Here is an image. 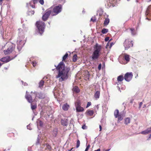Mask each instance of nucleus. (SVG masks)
Instances as JSON below:
<instances>
[{
    "label": "nucleus",
    "instance_id": "obj_1",
    "mask_svg": "<svg viewBox=\"0 0 151 151\" xmlns=\"http://www.w3.org/2000/svg\"><path fill=\"white\" fill-rule=\"evenodd\" d=\"M55 66L58 71V75L56 76V78H59V81L62 82L67 80L68 77V73L70 70V68L65 66L63 61L60 62L57 66Z\"/></svg>",
    "mask_w": 151,
    "mask_h": 151
},
{
    "label": "nucleus",
    "instance_id": "obj_2",
    "mask_svg": "<svg viewBox=\"0 0 151 151\" xmlns=\"http://www.w3.org/2000/svg\"><path fill=\"white\" fill-rule=\"evenodd\" d=\"M19 37L17 39V48L18 50L20 51L25 44L26 38L25 37L24 35H22V33L20 32L22 31V29H19Z\"/></svg>",
    "mask_w": 151,
    "mask_h": 151
},
{
    "label": "nucleus",
    "instance_id": "obj_3",
    "mask_svg": "<svg viewBox=\"0 0 151 151\" xmlns=\"http://www.w3.org/2000/svg\"><path fill=\"white\" fill-rule=\"evenodd\" d=\"M36 26L39 33L41 35L43 33L45 28V23L44 22L41 21H37L36 23Z\"/></svg>",
    "mask_w": 151,
    "mask_h": 151
},
{
    "label": "nucleus",
    "instance_id": "obj_4",
    "mask_svg": "<svg viewBox=\"0 0 151 151\" xmlns=\"http://www.w3.org/2000/svg\"><path fill=\"white\" fill-rule=\"evenodd\" d=\"M52 9L51 11L52 15L55 16L60 12L62 10V6L59 5L58 6H55L53 8L51 7Z\"/></svg>",
    "mask_w": 151,
    "mask_h": 151
},
{
    "label": "nucleus",
    "instance_id": "obj_5",
    "mask_svg": "<svg viewBox=\"0 0 151 151\" xmlns=\"http://www.w3.org/2000/svg\"><path fill=\"white\" fill-rule=\"evenodd\" d=\"M8 45L9 47L7 49L4 51V52L5 55H7L11 53L14 50L15 48V45L10 42L6 43Z\"/></svg>",
    "mask_w": 151,
    "mask_h": 151
},
{
    "label": "nucleus",
    "instance_id": "obj_6",
    "mask_svg": "<svg viewBox=\"0 0 151 151\" xmlns=\"http://www.w3.org/2000/svg\"><path fill=\"white\" fill-rule=\"evenodd\" d=\"M27 93V91L25 97L29 103H31L32 102V99L36 96V93L31 92V95H28Z\"/></svg>",
    "mask_w": 151,
    "mask_h": 151
},
{
    "label": "nucleus",
    "instance_id": "obj_7",
    "mask_svg": "<svg viewBox=\"0 0 151 151\" xmlns=\"http://www.w3.org/2000/svg\"><path fill=\"white\" fill-rule=\"evenodd\" d=\"M132 41L129 40H126L124 42V46L125 50H127L129 47L133 46Z\"/></svg>",
    "mask_w": 151,
    "mask_h": 151
},
{
    "label": "nucleus",
    "instance_id": "obj_8",
    "mask_svg": "<svg viewBox=\"0 0 151 151\" xmlns=\"http://www.w3.org/2000/svg\"><path fill=\"white\" fill-rule=\"evenodd\" d=\"M52 9L50 8L46 10L45 13L42 17V19L43 21H46L48 18L50 14H51L52 15Z\"/></svg>",
    "mask_w": 151,
    "mask_h": 151
},
{
    "label": "nucleus",
    "instance_id": "obj_9",
    "mask_svg": "<svg viewBox=\"0 0 151 151\" xmlns=\"http://www.w3.org/2000/svg\"><path fill=\"white\" fill-rule=\"evenodd\" d=\"M133 74L132 72H127L125 75L124 79L127 81H130L132 79Z\"/></svg>",
    "mask_w": 151,
    "mask_h": 151
},
{
    "label": "nucleus",
    "instance_id": "obj_10",
    "mask_svg": "<svg viewBox=\"0 0 151 151\" xmlns=\"http://www.w3.org/2000/svg\"><path fill=\"white\" fill-rule=\"evenodd\" d=\"M94 51L100 53L101 49V46L96 43L94 46Z\"/></svg>",
    "mask_w": 151,
    "mask_h": 151
},
{
    "label": "nucleus",
    "instance_id": "obj_11",
    "mask_svg": "<svg viewBox=\"0 0 151 151\" xmlns=\"http://www.w3.org/2000/svg\"><path fill=\"white\" fill-rule=\"evenodd\" d=\"M100 56V53L93 51L92 55V60H95L97 59Z\"/></svg>",
    "mask_w": 151,
    "mask_h": 151
},
{
    "label": "nucleus",
    "instance_id": "obj_12",
    "mask_svg": "<svg viewBox=\"0 0 151 151\" xmlns=\"http://www.w3.org/2000/svg\"><path fill=\"white\" fill-rule=\"evenodd\" d=\"M76 108L77 111L81 112L84 110V109L83 107H81L78 104H76Z\"/></svg>",
    "mask_w": 151,
    "mask_h": 151
},
{
    "label": "nucleus",
    "instance_id": "obj_13",
    "mask_svg": "<svg viewBox=\"0 0 151 151\" xmlns=\"http://www.w3.org/2000/svg\"><path fill=\"white\" fill-rule=\"evenodd\" d=\"M11 59H10V57L9 56H6L4 58H1L0 59V60L1 61L3 62L4 63H7L10 60H11Z\"/></svg>",
    "mask_w": 151,
    "mask_h": 151
},
{
    "label": "nucleus",
    "instance_id": "obj_14",
    "mask_svg": "<svg viewBox=\"0 0 151 151\" xmlns=\"http://www.w3.org/2000/svg\"><path fill=\"white\" fill-rule=\"evenodd\" d=\"M151 132V127L148 128L146 130L141 132L140 133L143 134H146Z\"/></svg>",
    "mask_w": 151,
    "mask_h": 151
},
{
    "label": "nucleus",
    "instance_id": "obj_15",
    "mask_svg": "<svg viewBox=\"0 0 151 151\" xmlns=\"http://www.w3.org/2000/svg\"><path fill=\"white\" fill-rule=\"evenodd\" d=\"M39 0H32L29 3V5L32 8H35V6L33 4H35L37 3Z\"/></svg>",
    "mask_w": 151,
    "mask_h": 151
},
{
    "label": "nucleus",
    "instance_id": "obj_16",
    "mask_svg": "<svg viewBox=\"0 0 151 151\" xmlns=\"http://www.w3.org/2000/svg\"><path fill=\"white\" fill-rule=\"evenodd\" d=\"M145 15L151 16V6H149L147 8L145 13Z\"/></svg>",
    "mask_w": 151,
    "mask_h": 151
},
{
    "label": "nucleus",
    "instance_id": "obj_17",
    "mask_svg": "<svg viewBox=\"0 0 151 151\" xmlns=\"http://www.w3.org/2000/svg\"><path fill=\"white\" fill-rule=\"evenodd\" d=\"M62 124L64 126H67L68 125V122L67 119H62L61 121Z\"/></svg>",
    "mask_w": 151,
    "mask_h": 151
},
{
    "label": "nucleus",
    "instance_id": "obj_18",
    "mask_svg": "<svg viewBox=\"0 0 151 151\" xmlns=\"http://www.w3.org/2000/svg\"><path fill=\"white\" fill-rule=\"evenodd\" d=\"M100 95V92L99 91H97L94 94V96L96 99H98L99 98Z\"/></svg>",
    "mask_w": 151,
    "mask_h": 151
},
{
    "label": "nucleus",
    "instance_id": "obj_19",
    "mask_svg": "<svg viewBox=\"0 0 151 151\" xmlns=\"http://www.w3.org/2000/svg\"><path fill=\"white\" fill-rule=\"evenodd\" d=\"M69 107V106L67 104H65L63 105L62 109L66 111L68 109Z\"/></svg>",
    "mask_w": 151,
    "mask_h": 151
},
{
    "label": "nucleus",
    "instance_id": "obj_20",
    "mask_svg": "<svg viewBox=\"0 0 151 151\" xmlns=\"http://www.w3.org/2000/svg\"><path fill=\"white\" fill-rule=\"evenodd\" d=\"M130 119L129 117H127L124 119V123L126 125H128L130 123Z\"/></svg>",
    "mask_w": 151,
    "mask_h": 151
},
{
    "label": "nucleus",
    "instance_id": "obj_21",
    "mask_svg": "<svg viewBox=\"0 0 151 151\" xmlns=\"http://www.w3.org/2000/svg\"><path fill=\"white\" fill-rule=\"evenodd\" d=\"M58 88L57 87H55L54 88L53 93H54V96L55 97L56 96H57V95L58 94Z\"/></svg>",
    "mask_w": 151,
    "mask_h": 151
},
{
    "label": "nucleus",
    "instance_id": "obj_22",
    "mask_svg": "<svg viewBox=\"0 0 151 151\" xmlns=\"http://www.w3.org/2000/svg\"><path fill=\"white\" fill-rule=\"evenodd\" d=\"M111 40V39L109 40V42L107 43V44L106 45V48H107L108 47V46L110 44L109 48H110L114 44V43L113 42L109 43V42Z\"/></svg>",
    "mask_w": 151,
    "mask_h": 151
},
{
    "label": "nucleus",
    "instance_id": "obj_23",
    "mask_svg": "<svg viewBox=\"0 0 151 151\" xmlns=\"http://www.w3.org/2000/svg\"><path fill=\"white\" fill-rule=\"evenodd\" d=\"M124 58L125 60L127 61L126 63L129 61V56L127 54H125L124 55Z\"/></svg>",
    "mask_w": 151,
    "mask_h": 151
},
{
    "label": "nucleus",
    "instance_id": "obj_24",
    "mask_svg": "<svg viewBox=\"0 0 151 151\" xmlns=\"http://www.w3.org/2000/svg\"><path fill=\"white\" fill-rule=\"evenodd\" d=\"M73 91L76 93H78L80 91V90L78 86H75L73 88Z\"/></svg>",
    "mask_w": 151,
    "mask_h": 151
},
{
    "label": "nucleus",
    "instance_id": "obj_25",
    "mask_svg": "<svg viewBox=\"0 0 151 151\" xmlns=\"http://www.w3.org/2000/svg\"><path fill=\"white\" fill-rule=\"evenodd\" d=\"M120 114L119 110L117 109L115 110L114 112V116L116 118H117Z\"/></svg>",
    "mask_w": 151,
    "mask_h": 151
},
{
    "label": "nucleus",
    "instance_id": "obj_26",
    "mask_svg": "<svg viewBox=\"0 0 151 151\" xmlns=\"http://www.w3.org/2000/svg\"><path fill=\"white\" fill-rule=\"evenodd\" d=\"M130 30L131 31V34L132 35H134L136 34V32L134 29L130 28Z\"/></svg>",
    "mask_w": 151,
    "mask_h": 151
},
{
    "label": "nucleus",
    "instance_id": "obj_27",
    "mask_svg": "<svg viewBox=\"0 0 151 151\" xmlns=\"http://www.w3.org/2000/svg\"><path fill=\"white\" fill-rule=\"evenodd\" d=\"M37 127L38 128L39 126L42 127L43 125L42 122L39 120H38L37 121Z\"/></svg>",
    "mask_w": 151,
    "mask_h": 151
},
{
    "label": "nucleus",
    "instance_id": "obj_28",
    "mask_svg": "<svg viewBox=\"0 0 151 151\" xmlns=\"http://www.w3.org/2000/svg\"><path fill=\"white\" fill-rule=\"evenodd\" d=\"M44 84V81L42 80H41L39 83V87L42 89L43 87Z\"/></svg>",
    "mask_w": 151,
    "mask_h": 151
},
{
    "label": "nucleus",
    "instance_id": "obj_29",
    "mask_svg": "<svg viewBox=\"0 0 151 151\" xmlns=\"http://www.w3.org/2000/svg\"><path fill=\"white\" fill-rule=\"evenodd\" d=\"M117 118H118V120L119 121H121L123 119V115L121 113H120Z\"/></svg>",
    "mask_w": 151,
    "mask_h": 151
},
{
    "label": "nucleus",
    "instance_id": "obj_30",
    "mask_svg": "<svg viewBox=\"0 0 151 151\" xmlns=\"http://www.w3.org/2000/svg\"><path fill=\"white\" fill-rule=\"evenodd\" d=\"M124 79V78L123 76L121 75L118 77L117 80L118 81H122Z\"/></svg>",
    "mask_w": 151,
    "mask_h": 151
},
{
    "label": "nucleus",
    "instance_id": "obj_31",
    "mask_svg": "<svg viewBox=\"0 0 151 151\" xmlns=\"http://www.w3.org/2000/svg\"><path fill=\"white\" fill-rule=\"evenodd\" d=\"M87 114L89 116H92L93 114V111L92 110H88L87 111Z\"/></svg>",
    "mask_w": 151,
    "mask_h": 151
},
{
    "label": "nucleus",
    "instance_id": "obj_32",
    "mask_svg": "<svg viewBox=\"0 0 151 151\" xmlns=\"http://www.w3.org/2000/svg\"><path fill=\"white\" fill-rule=\"evenodd\" d=\"M109 22V18H107L105 19L104 23V24L105 25H107L108 24Z\"/></svg>",
    "mask_w": 151,
    "mask_h": 151
},
{
    "label": "nucleus",
    "instance_id": "obj_33",
    "mask_svg": "<svg viewBox=\"0 0 151 151\" xmlns=\"http://www.w3.org/2000/svg\"><path fill=\"white\" fill-rule=\"evenodd\" d=\"M77 56L76 55H74L73 57V61L74 62H75L77 60Z\"/></svg>",
    "mask_w": 151,
    "mask_h": 151
},
{
    "label": "nucleus",
    "instance_id": "obj_34",
    "mask_svg": "<svg viewBox=\"0 0 151 151\" xmlns=\"http://www.w3.org/2000/svg\"><path fill=\"white\" fill-rule=\"evenodd\" d=\"M108 32V29H106L104 28L101 31V32L103 34H105Z\"/></svg>",
    "mask_w": 151,
    "mask_h": 151
},
{
    "label": "nucleus",
    "instance_id": "obj_35",
    "mask_svg": "<svg viewBox=\"0 0 151 151\" xmlns=\"http://www.w3.org/2000/svg\"><path fill=\"white\" fill-rule=\"evenodd\" d=\"M35 12L34 11H29L28 12V14L29 15H32L34 14Z\"/></svg>",
    "mask_w": 151,
    "mask_h": 151
},
{
    "label": "nucleus",
    "instance_id": "obj_36",
    "mask_svg": "<svg viewBox=\"0 0 151 151\" xmlns=\"http://www.w3.org/2000/svg\"><path fill=\"white\" fill-rule=\"evenodd\" d=\"M31 109L33 110L35 109L37 107V105L36 104L32 105V104H31Z\"/></svg>",
    "mask_w": 151,
    "mask_h": 151
},
{
    "label": "nucleus",
    "instance_id": "obj_37",
    "mask_svg": "<svg viewBox=\"0 0 151 151\" xmlns=\"http://www.w3.org/2000/svg\"><path fill=\"white\" fill-rule=\"evenodd\" d=\"M68 56V54L67 53H66L65 55L63 57V60H65L67 58Z\"/></svg>",
    "mask_w": 151,
    "mask_h": 151
},
{
    "label": "nucleus",
    "instance_id": "obj_38",
    "mask_svg": "<svg viewBox=\"0 0 151 151\" xmlns=\"http://www.w3.org/2000/svg\"><path fill=\"white\" fill-rule=\"evenodd\" d=\"M57 132L56 129H55L53 130V135L54 136H56L57 134Z\"/></svg>",
    "mask_w": 151,
    "mask_h": 151
},
{
    "label": "nucleus",
    "instance_id": "obj_39",
    "mask_svg": "<svg viewBox=\"0 0 151 151\" xmlns=\"http://www.w3.org/2000/svg\"><path fill=\"white\" fill-rule=\"evenodd\" d=\"M80 141L79 140H78L77 141L76 147L78 148L80 146Z\"/></svg>",
    "mask_w": 151,
    "mask_h": 151
},
{
    "label": "nucleus",
    "instance_id": "obj_40",
    "mask_svg": "<svg viewBox=\"0 0 151 151\" xmlns=\"http://www.w3.org/2000/svg\"><path fill=\"white\" fill-rule=\"evenodd\" d=\"M96 20V19L95 17H92L91 19V21L93 22H95Z\"/></svg>",
    "mask_w": 151,
    "mask_h": 151
},
{
    "label": "nucleus",
    "instance_id": "obj_41",
    "mask_svg": "<svg viewBox=\"0 0 151 151\" xmlns=\"http://www.w3.org/2000/svg\"><path fill=\"white\" fill-rule=\"evenodd\" d=\"M32 64L33 67H35L37 63L35 61H33L32 62Z\"/></svg>",
    "mask_w": 151,
    "mask_h": 151
},
{
    "label": "nucleus",
    "instance_id": "obj_42",
    "mask_svg": "<svg viewBox=\"0 0 151 151\" xmlns=\"http://www.w3.org/2000/svg\"><path fill=\"white\" fill-rule=\"evenodd\" d=\"M39 2L42 4L43 5L44 3V1L43 0H40Z\"/></svg>",
    "mask_w": 151,
    "mask_h": 151
},
{
    "label": "nucleus",
    "instance_id": "obj_43",
    "mask_svg": "<svg viewBox=\"0 0 151 151\" xmlns=\"http://www.w3.org/2000/svg\"><path fill=\"white\" fill-rule=\"evenodd\" d=\"M91 102H88V103H87V104L86 106V108H87L89 106H90L91 105Z\"/></svg>",
    "mask_w": 151,
    "mask_h": 151
},
{
    "label": "nucleus",
    "instance_id": "obj_44",
    "mask_svg": "<svg viewBox=\"0 0 151 151\" xmlns=\"http://www.w3.org/2000/svg\"><path fill=\"white\" fill-rule=\"evenodd\" d=\"M101 63H100L99 65V66H98V68L99 70H100L101 69Z\"/></svg>",
    "mask_w": 151,
    "mask_h": 151
},
{
    "label": "nucleus",
    "instance_id": "obj_45",
    "mask_svg": "<svg viewBox=\"0 0 151 151\" xmlns=\"http://www.w3.org/2000/svg\"><path fill=\"white\" fill-rule=\"evenodd\" d=\"M109 37H106L105 39V41H106V42H107V41H108L109 40Z\"/></svg>",
    "mask_w": 151,
    "mask_h": 151
},
{
    "label": "nucleus",
    "instance_id": "obj_46",
    "mask_svg": "<svg viewBox=\"0 0 151 151\" xmlns=\"http://www.w3.org/2000/svg\"><path fill=\"white\" fill-rule=\"evenodd\" d=\"M27 129H29V130L31 129V128L30 127V124L28 125L27 126Z\"/></svg>",
    "mask_w": 151,
    "mask_h": 151
},
{
    "label": "nucleus",
    "instance_id": "obj_47",
    "mask_svg": "<svg viewBox=\"0 0 151 151\" xmlns=\"http://www.w3.org/2000/svg\"><path fill=\"white\" fill-rule=\"evenodd\" d=\"M21 82H22V84H23L24 86L27 85V84L26 83H24V82L23 81H22Z\"/></svg>",
    "mask_w": 151,
    "mask_h": 151
},
{
    "label": "nucleus",
    "instance_id": "obj_48",
    "mask_svg": "<svg viewBox=\"0 0 151 151\" xmlns=\"http://www.w3.org/2000/svg\"><path fill=\"white\" fill-rule=\"evenodd\" d=\"M82 128L84 129H86V125H83L82 126Z\"/></svg>",
    "mask_w": 151,
    "mask_h": 151
},
{
    "label": "nucleus",
    "instance_id": "obj_49",
    "mask_svg": "<svg viewBox=\"0 0 151 151\" xmlns=\"http://www.w3.org/2000/svg\"><path fill=\"white\" fill-rule=\"evenodd\" d=\"M142 104V102H140L139 103V108H140L141 107Z\"/></svg>",
    "mask_w": 151,
    "mask_h": 151
},
{
    "label": "nucleus",
    "instance_id": "obj_50",
    "mask_svg": "<svg viewBox=\"0 0 151 151\" xmlns=\"http://www.w3.org/2000/svg\"><path fill=\"white\" fill-rule=\"evenodd\" d=\"M39 138H37V142H36V144L37 145L38 144H39Z\"/></svg>",
    "mask_w": 151,
    "mask_h": 151
},
{
    "label": "nucleus",
    "instance_id": "obj_51",
    "mask_svg": "<svg viewBox=\"0 0 151 151\" xmlns=\"http://www.w3.org/2000/svg\"><path fill=\"white\" fill-rule=\"evenodd\" d=\"M3 32L2 31H1L0 30V36H2L3 35Z\"/></svg>",
    "mask_w": 151,
    "mask_h": 151
},
{
    "label": "nucleus",
    "instance_id": "obj_52",
    "mask_svg": "<svg viewBox=\"0 0 151 151\" xmlns=\"http://www.w3.org/2000/svg\"><path fill=\"white\" fill-rule=\"evenodd\" d=\"M90 147V145H88L86 147V148L88 149Z\"/></svg>",
    "mask_w": 151,
    "mask_h": 151
},
{
    "label": "nucleus",
    "instance_id": "obj_53",
    "mask_svg": "<svg viewBox=\"0 0 151 151\" xmlns=\"http://www.w3.org/2000/svg\"><path fill=\"white\" fill-rule=\"evenodd\" d=\"M101 128H102V127H101V125H99V129H100V130H99V131H101Z\"/></svg>",
    "mask_w": 151,
    "mask_h": 151
},
{
    "label": "nucleus",
    "instance_id": "obj_54",
    "mask_svg": "<svg viewBox=\"0 0 151 151\" xmlns=\"http://www.w3.org/2000/svg\"><path fill=\"white\" fill-rule=\"evenodd\" d=\"M143 0H136V1L137 2H139L140 1H142Z\"/></svg>",
    "mask_w": 151,
    "mask_h": 151
},
{
    "label": "nucleus",
    "instance_id": "obj_55",
    "mask_svg": "<svg viewBox=\"0 0 151 151\" xmlns=\"http://www.w3.org/2000/svg\"><path fill=\"white\" fill-rule=\"evenodd\" d=\"M94 151H101V149L99 148L97 150H95Z\"/></svg>",
    "mask_w": 151,
    "mask_h": 151
},
{
    "label": "nucleus",
    "instance_id": "obj_56",
    "mask_svg": "<svg viewBox=\"0 0 151 151\" xmlns=\"http://www.w3.org/2000/svg\"><path fill=\"white\" fill-rule=\"evenodd\" d=\"M97 109H98L99 108V105H97L96 106Z\"/></svg>",
    "mask_w": 151,
    "mask_h": 151
},
{
    "label": "nucleus",
    "instance_id": "obj_57",
    "mask_svg": "<svg viewBox=\"0 0 151 151\" xmlns=\"http://www.w3.org/2000/svg\"><path fill=\"white\" fill-rule=\"evenodd\" d=\"M88 149L86 148L85 151H88Z\"/></svg>",
    "mask_w": 151,
    "mask_h": 151
},
{
    "label": "nucleus",
    "instance_id": "obj_58",
    "mask_svg": "<svg viewBox=\"0 0 151 151\" xmlns=\"http://www.w3.org/2000/svg\"><path fill=\"white\" fill-rule=\"evenodd\" d=\"M3 0H0V4H1Z\"/></svg>",
    "mask_w": 151,
    "mask_h": 151
},
{
    "label": "nucleus",
    "instance_id": "obj_59",
    "mask_svg": "<svg viewBox=\"0 0 151 151\" xmlns=\"http://www.w3.org/2000/svg\"><path fill=\"white\" fill-rule=\"evenodd\" d=\"M149 138H151V134L150 135Z\"/></svg>",
    "mask_w": 151,
    "mask_h": 151
},
{
    "label": "nucleus",
    "instance_id": "obj_60",
    "mask_svg": "<svg viewBox=\"0 0 151 151\" xmlns=\"http://www.w3.org/2000/svg\"><path fill=\"white\" fill-rule=\"evenodd\" d=\"M110 150V149H107L105 151H109Z\"/></svg>",
    "mask_w": 151,
    "mask_h": 151
},
{
    "label": "nucleus",
    "instance_id": "obj_61",
    "mask_svg": "<svg viewBox=\"0 0 151 151\" xmlns=\"http://www.w3.org/2000/svg\"><path fill=\"white\" fill-rule=\"evenodd\" d=\"M119 91H120V92H121V91H120V88H119Z\"/></svg>",
    "mask_w": 151,
    "mask_h": 151
},
{
    "label": "nucleus",
    "instance_id": "obj_62",
    "mask_svg": "<svg viewBox=\"0 0 151 151\" xmlns=\"http://www.w3.org/2000/svg\"><path fill=\"white\" fill-rule=\"evenodd\" d=\"M148 0V1H151V0Z\"/></svg>",
    "mask_w": 151,
    "mask_h": 151
},
{
    "label": "nucleus",
    "instance_id": "obj_63",
    "mask_svg": "<svg viewBox=\"0 0 151 151\" xmlns=\"http://www.w3.org/2000/svg\"><path fill=\"white\" fill-rule=\"evenodd\" d=\"M4 68L6 69H7V68H6L5 67V68Z\"/></svg>",
    "mask_w": 151,
    "mask_h": 151
},
{
    "label": "nucleus",
    "instance_id": "obj_64",
    "mask_svg": "<svg viewBox=\"0 0 151 151\" xmlns=\"http://www.w3.org/2000/svg\"><path fill=\"white\" fill-rule=\"evenodd\" d=\"M50 22H48V24H49L50 25Z\"/></svg>",
    "mask_w": 151,
    "mask_h": 151
}]
</instances>
